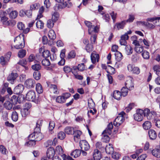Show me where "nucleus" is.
I'll return each mask as SVG.
<instances>
[{
  "mask_svg": "<svg viewBox=\"0 0 160 160\" xmlns=\"http://www.w3.org/2000/svg\"><path fill=\"white\" fill-rule=\"evenodd\" d=\"M14 42L16 43L14 47L17 49L23 48L25 46L24 38L23 35L21 34L16 37L14 39Z\"/></svg>",
  "mask_w": 160,
  "mask_h": 160,
  "instance_id": "obj_1",
  "label": "nucleus"
},
{
  "mask_svg": "<svg viewBox=\"0 0 160 160\" xmlns=\"http://www.w3.org/2000/svg\"><path fill=\"white\" fill-rule=\"evenodd\" d=\"M144 116L146 117L148 120H151L153 119L154 120H156L158 117V115L157 113L154 111H150L148 108H146L144 110Z\"/></svg>",
  "mask_w": 160,
  "mask_h": 160,
  "instance_id": "obj_2",
  "label": "nucleus"
},
{
  "mask_svg": "<svg viewBox=\"0 0 160 160\" xmlns=\"http://www.w3.org/2000/svg\"><path fill=\"white\" fill-rule=\"evenodd\" d=\"M2 13L4 15L6 14L5 12H3ZM0 17L1 22L4 26H13L16 24V22L15 20H9L8 18L5 16H1Z\"/></svg>",
  "mask_w": 160,
  "mask_h": 160,
  "instance_id": "obj_3",
  "label": "nucleus"
},
{
  "mask_svg": "<svg viewBox=\"0 0 160 160\" xmlns=\"http://www.w3.org/2000/svg\"><path fill=\"white\" fill-rule=\"evenodd\" d=\"M125 115L124 112H121L115 119L113 122V125L117 127L119 126L123 122Z\"/></svg>",
  "mask_w": 160,
  "mask_h": 160,
  "instance_id": "obj_4",
  "label": "nucleus"
},
{
  "mask_svg": "<svg viewBox=\"0 0 160 160\" xmlns=\"http://www.w3.org/2000/svg\"><path fill=\"white\" fill-rule=\"evenodd\" d=\"M144 116V110L141 109H137L136 112L134 115V118L135 120L138 122L142 121Z\"/></svg>",
  "mask_w": 160,
  "mask_h": 160,
  "instance_id": "obj_5",
  "label": "nucleus"
},
{
  "mask_svg": "<svg viewBox=\"0 0 160 160\" xmlns=\"http://www.w3.org/2000/svg\"><path fill=\"white\" fill-rule=\"evenodd\" d=\"M70 95L71 94L69 93H64L62 95L56 98V101L59 103H64L65 102L66 100L70 97Z\"/></svg>",
  "mask_w": 160,
  "mask_h": 160,
  "instance_id": "obj_6",
  "label": "nucleus"
},
{
  "mask_svg": "<svg viewBox=\"0 0 160 160\" xmlns=\"http://www.w3.org/2000/svg\"><path fill=\"white\" fill-rule=\"evenodd\" d=\"M127 69L129 72L133 74H138L140 73L139 68L131 64H129L127 66Z\"/></svg>",
  "mask_w": 160,
  "mask_h": 160,
  "instance_id": "obj_7",
  "label": "nucleus"
},
{
  "mask_svg": "<svg viewBox=\"0 0 160 160\" xmlns=\"http://www.w3.org/2000/svg\"><path fill=\"white\" fill-rule=\"evenodd\" d=\"M64 0H55L58 2L61 3L59 5L58 7L60 8H63L66 7L70 8L72 6V3L69 2L64 1Z\"/></svg>",
  "mask_w": 160,
  "mask_h": 160,
  "instance_id": "obj_8",
  "label": "nucleus"
},
{
  "mask_svg": "<svg viewBox=\"0 0 160 160\" xmlns=\"http://www.w3.org/2000/svg\"><path fill=\"white\" fill-rule=\"evenodd\" d=\"M133 80V78L129 76L127 77L125 85L126 87L128 88L129 90L133 89L134 88Z\"/></svg>",
  "mask_w": 160,
  "mask_h": 160,
  "instance_id": "obj_9",
  "label": "nucleus"
},
{
  "mask_svg": "<svg viewBox=\"0 0 160 160\" xmlns=\"http://www.w3.org/2000/svg\"><path fill=\"white\" fill-rule=\"evenodd\" d=\"M81 150L87 151L90 148V146L88 142L84 140H81L79 142Z\"/></svg>",
  "mask_w": 160,
  "mask_h": 160,
  "instance_id": "obj_10",
  "label": "nucleus"
},
{
  "mask_svg": "<svg viewBox=\"0 0 160 160\" xmlns=\"http://www.w3.org/2000/svg\"><path fill=\"white\" fill-rule=\"evenodd\" d=\"M35 84V81L32 79H28L25 82V86L28 88H33Z\"/></svg>",
  "mask_w": 160,
  "mask_h": 160,
  "instance_id": "obj_11",
  "label": "nucleus"
},
{
  "mask_svg": "<svg viewBox=\"0 0 160 160\" xmlns=\"http://www.w3.org/2000/svg\"><path fill=\"white\" fill-rule=\"evenodd\" d=\"M36 98L35 92L32 90L29 91L26 95V99L28 101H34Z\"/></svg>",
  "mask_w": 160,
  "mask_h": 160,
  "instance_id": "obj_12",
  "label": "nucleus"
},
{
  "mask_svg": "<svg viewBox=\"0 0 160 160\" xmlns=\"http://www.w3.org/2000/svg\"><path fill=\"white\" fill-rule=\"evenodd\" d=\"M55 151L52 148H49L47 151L46 154L47 157L49 159H52L54 155Z\"/></svg>",
  "mask_w": 160,
  "mask_h": 160,
  "instance_id": "obj_13",
  "label": "nucleus"
},
{
  "mask_svg": "<svg viewBox=\"0 0 160 160\" xmlns=\"http://www.w3.org/2000/svg\"><path fill=\"white\" fill-rule=\"evenodd\" d=\"M35 133L33 132L29 135L28 139L30 141L27 142V145L31 144L32 145H34L35 144Z\"/></svg>",
  "mask_w": 160,
  "mask_h": 160,
  "instance_id": "obj_14",
  "label": "nucleus"
},
{
  "mask_svg": "<svg viewBox=\"0 0 160 160\" xmlns=\"http://www.w3.org/2000/svg\"><path fill=\"white\" fill-rule=\"evenodd\" d=\"M24 87L21 84H19L14 89V92L16 94H19L22 93L24 90Z\"/></svg>",
  "mask_w": 160,
  "mask_h": 160,
  "instance_id": "obj_15",
  "label": "nucleus"
},
{
  "mask_svg": "<svg viewBox=\"0 0 160 160\" xmlns=\"http://www.w3.org/2000/svg\"><path fill=\"white\" fill-rule=\"evenodd\" d=\"M93 156L94 160H100L101 158V152L98 149L94 150Z\"/></svg>",
  "mask_w": 160,
  "mask_h": 160,
  "instance_id": "obj_16",
  "label": "nucleus"
},
{
  "mask_svg": "<svg viewBox=\"0 0 160 160\" xmlns=\"http://www.w3.org/2000/svg\"><path fill=\"white\" fill-rule=\"evenodd\" d=\"M18 77V74L16 73H11L8 77V80L11 84L13 83L14 81Z\"/></svg>",
  "mask_w": 160,
  "mask_h": 160,
  "instance_id": "obj_17",
  "label": "nucleus"
},
{
  "mask_svg": "<svg viewBox=\"0 0 160 160\" xmlns=\"http://www.w3.org/2000/svg\"><path fill=\"white\" fill-rule=\"evenodd\" d=\"M82 132L79 130H74L73 131V134L74 136V139L75 141H77L78 140H76V139H78L80 137V136L82 134Z\"/></svg>",
  "mask_w": 160,
  "mask_h": 160,
  "instance_id": "obj_18",
  "label": "nucleus"
},
{
  "mask_svg": "<svg viewBox=\"0 0 160 160\" xmlns=\"http://www.w3.org/2000/svg\"><path fill=\"white\" fill-rule=\"evenodd\" d=\"M91 60L92 62L94 64L97 61L98 62L99 59V55L98 54L92 53L91 55Z\"/></svg>",
  "mask_w": 160,
  "mask_h": 160,
  "instance_id": "obj_19",
  "label": "nucleus"
},
{
  "mask_svg": "<svg viewBox=\"0 0 160 160\" xmlns=\"http://www.w3.org/2000/svg\"><path fill=\"white\" fill-rule=\"evenodd\" d=\"M148 135L150 138L151 140H155L157 136L156 132L152 129H150L148 131Z\"/></svg>",
  "mask_w": 160,
  "mask_h": 160,
  "instance_id": "obj_20",
  "label": "nucleus"
},
{
  "mask_svg": "<svg viewBox=\"0 0 160 160\" xmlns=\"http://www.w3.org/2000/svg\"><path fill=\"white\" fill-rule=\"evenodd\" d=\"M105 150L107 153L108 154H112L114 151L112 145L111 144H109L106 146Z\"/></svg>",
  "mask_w": 160,
  "mask_h": 160,
  "instance_id": "obj_21",
  "label": "nucleus"
},
{
  "mask_svg": "<svg viewBox=\"0 0 160 160\" xmlns=\"http://www.w3.org/2000/svg\"><path fill=\"white\" fill-rule=\"evenodd\" d=\"M74 130L73 127L69 126L66 127L64 130L65 133L68 135L73 134V131Z\"/></svg>",
  "mask_w": 160,
  "mask_h": 160,
  "instance_id": "obj_22",
  "label": "nucleus"
},
{
  "mask_svg": "<svg viewBox=\"0 0 160 160\" xmlns=\"http://www.w3.org/2000/svg\"><path fill=\"white\" fill-rule=\"evenodd\" d=\"M152 126L151 122L149 121H146L142 124V127L145 130H148Z\"/></svg>",
  "mask_w": 160,
  "mask_h": 160,
  "instance_id": "obj_23",
  "label": "nucleus"
},
{
  "mask_svg": "<svg viewBox=\"0 0 160 160\" xmlns=\"http://www.w3.org/2000/svg\"><path fill=\"white\" fill-rule=\"evenodd\" d=\"M126 23V21L124 20L120 22L116 23L115 27H116L118 30L123 29Z\"/></svg>",
  "mask_w": 160,
  "mask_h": 160,
  "instance_id": "obj_24",
  "label": "nucleus"
},
{
  "mask_svg": "<svg viewBox=\"0 0 160 160\" xmlns=\"http://www.w3.org/2000/svg\"><path fill=\"white\" fill-rule=\"evenodd\" d=\"M48 38L50 39L54 40L56 38V35L54 31L52 29L49 30L48 32Z\"/></svg>",
  "mask_w": 160,
  "mask_h": 160,
  "instance_id": "obj_25",
  "label": "nucleus"
},
{
  "mask_svg": "<svg viewBox=\"0 0 160 160\" xmlns=\"http://www.w3.org/2000/svg\"><path fill=\"white\" fill-rule=\"evenodd\" d=\"M98 30L99 28L98 26H96L95 27L94 25H93L92 28L89 29V34H95V33L98 32Z\"/></svg>",
  "mask_w": 160,
  "mask_h": 160,
  "instance_id": "obj_26",
  "label": "nucleus"
},
{
  "mask_svg": "<svg viewBox=\"0 0 160 160\" xmlns=\"http://www.w3.org/2000/svg\"><path fill=\"white\" fill-rule=\"evenodd\" d=\"M81 153V151L78 149H76L72 152L71 153V155L74 158H76L79 156Z\"/></svg>",
  "mask_w": 160,
  "mask_h": 160,
  "instance_id": "obj_27",
  "label": "nucleus"
},
{
  "mask_svg": "<svg viewBox=\"0 0 160 160\" xmlns=\"http://www.w3.org/2000/svg\"><path fill=\"white\" fill-rule=\"evenodd\" d=\"M125 49V53L128 55H130L132 53V48L129 45H126Z\"/></svg>",
  "mask_w": 160,
  "mask_h": 160,
  "instance_id": "obj_28",
  "label": "nucleus"
},
{
  "mask_svg": "<svg viewBox=\"0 0 160 160\" xmlns=\"http://www.w3.org/2000/svg\"><path fill=\"white\" fill-rule=\"evenodd\" d=\"M122 96L121 92L118 91H116L114 92L113 97L117 100H119Z\"/></svg>",
  "mask_w": 160,
  "mask_h": 160,
  "instance_id": "obj_29",
  "label": "nucleus"
},
{
  "mask_svg": "<svg viewBox=\"0 0 160 160\" xmlns=\"http://www.w3.org/2000/svg\"><path fill=\"white\" fill-rule=\"evenodd\" d=\"M36 89L37 92L39 94L42 93L43 92V89L41 84L38 83L36 84Z\"/></svg>",
  "mask_w": 160,
  "mask_h": 160,
  "instance_id": "obj_30",
  "label": "nucleus"
},
{
  "mask_svg": "<svg viewBox=\"0 0 160 160\" xmlns=\"http://www.w3.org/2000/svg\"><path fill=\"white\" fill-rule=\"evenodd\" d=\"M152 154L155 157L158 158H160V149H155L152 151Z\"/></svg>",
  "mask_w": 160,
  "mask_h": 160,
  "instance_id": "obj_31",
  "label": "nucleus"
},
{
  "mask_svg": "<svg viewBox=\"0 0 160 160\" xmlns=\"http://www.w3.org/2000/svg\"><path fill=\"white\" fill-rule=\"evenodd\" d=\"M115 59L118 61H120L122 59V55L119 52H117L115 53Z\"/></svg>",
  "mask_w": 160,
  "mask_h": 160,
  "instance_id": "obj_32",
  "label": "nucleus"
},
{
  "mask_svg": "<svg viewBox=\"0 0 160 160\" xmlns=\"http://www.w3.org/2000/svg\"><path fill=\"white\" fill-rule=\"evenodd\" d=\"M9 18L11 19H15L17 16L18 12L16 11H12L9 14Z\"/></svg>",
  "mask_w": 160,
  "mask_h": 160,
  "instance_id": "obj_33",
  "label": "nucleus"
},
{
  "mask_svg": "<svg viewBox=\"0 0 160 160\" xmlns=\"http://www.w3.org/2000/svg\"><path fill=\"white\" fill-rule=\"evenodd\" d=\"M128 88L127 87H123L121 90V94L122 96L125 97L127 95L128 92Z\"/></svg>",
  "mask_w": 160,
  "mask_h": 160,
  "instance_id": "obj_34",
  "label": "nucleus"
},
{
  "mask_svg": "<svg viewBox=\"0 0 160 160\" xmlns=\"http://www.w3.org/2000/svg\"><path fill=\"white\" fill-rule=\"evenodd\" d=\"M51 91L55 94H58L59 92L58 91L57 86L55 85H51L50 87Z\"/></svg>",
  "mask_w": 160,
  "mask_h": 160,
  "instance_id": "obj_35",
  "label": "nucleus"
},
{
  "mask_svg": "<svg viewBox=\"0 0 160 160\" xmlns=\"http://www.w3.org/2000/svg\"><path fill=\"white\" fill-rule=\"evenodd\" d=\"M4 107L8 110H10L12 107V103L9 101H6L4 104Z\"/></svg>",
  "mask_w": 160,
  "mask_h": 160,
  "instance_id": "obj_36",
  "label": "nucleus"
},
{
  "mask_svg": "<svg viewBox=\"0 0 160 160\" xmlns=\"http://www.w3.org/2000/svg\"><path fill=\"white\" fill-rule=\"evenodd\" d=\"M107 72L110 74H114L115 72V69L110 65H108Z\"/></svg>",
  "mask_w": 160,
  "mask_h": 160,
  "instance_id": "obj_37",
  "label": "nucleus"
},
{
  "mask_svg": "<svg viewBox=\"0 0 160 160\" xmlns=\"http://www.w3.org/2000/svg\"><path fill=\"white\" fill-rule=\"evenodd\" d=\"M29 112L30 111L23 108L22 109L21 111V114L23 117H26L29 114Z\"/></svg>",
  "mask_w": 160,
  "mask_h": 160,
  "instance_id": "obj_38",
  "label": "nucleus"
},
{
  "mask_svg": "<svg viewBox=\"0 0 160 160\" xmlns=\"http://www.w3.org/2000/svg\"><path fill=\"white\" fill-rule=\"evenodd\" d=\"M55 152L58 154H62L63 152V151L61 146H57L56 147Z\"/></svg>",
  "mask_w": 160,
  "mask_h": 160,
  "instance_id": "obj_39",
  "label": "nucleus"
},
{
  "mask_svg": "<svg viewBox=\"0 0 160 160\" xmlns=\"http://www.w3.org/2000/svg\"><path fill=\"white\" fill-rule=\"evenodd\" d=\"M55 126V122L53 121H51L49 122V129L50 131V133L51 134H52L53 132L52 131V130L54 129Z\"/></svg>",
  "mask_w": 160,
  "mask_h": 160,
  "instance_id": "obj_40",
  "label": "nucleus"
},
{
  "mask_svg": "<svg viewBox=\"0 0 160 160\" xmlns=\"http://www.w3.org/2000/svg\"><path fill=\"white\" fill-rule=\"evenodd\" d=\"M12 120L15 122L17 121L18 119V115L16 111L12 112Z\"/></svg>",
  "mask_w": 160,
  "mask_h": 160,
  "instance_id": "obj_41",
  "label": "nucleus"
},
{
  "mask_svg": "<svg viewBox=\"0 0 160 160\" xmlns=\"http://www.w3.org/2000/svg\"><path fill=\"white\" fill-rule=\"evenodd\" d=\"M55 22L52 19L48 20L47 21V27L49 28H52L53 27Z\"/></svg>",
  "mask_w": 160,
  "mask_h": 160,
  "instance_id": "obj_42",
  "label": "nucleus"
},
{
  "mask_svg": "<svg viewBox=\"0 0 160 160\" xmlns=\"http://www.w3.org/2000/svg\"><path fill=\"white\" fill-rule=\"evenodd\" d=\"M34 78L36 80H38L40 79L41 77V74L38 71H35L33 73Z\"/></svg>",
  "mask_w": 160,
  "mask_h": 160,
  "instance_id": "obj_43",
  "label": "nucleus"
},
{
  "mask_svg": "<svg viewBox=\"0 0 160 160\" xmlns=\"http://www.w3.org/2000/svg\"><path fill=\"white\" fill-rule=\"evenodd\" d=\"M26 51L24 49H21L19 51L18 53V56L20 58H23L26 55Z\"/></svg>",
  "mask_w": 160,
  "mask_h": 160,
  "instance_id": "obj_44",
  "label": "nucleus"
},
{
  "mask_svg": "<svg viewBox=\"0 0 160 160\" xmlns=\"http://www.w3.org/2000/svg\"><path fill=\"white\" fill-rule=\"evenodd\" d=\"M139 55L137 53L133 54L131 57V60L132 61L134 62H136L137 61L139 60Z\"/></svg>",
  "mask_w": 160,
  "mask_h": 160,
  "instance_id": "obj_45",
  "label": "nucleus"
},
{
  "mask_svg": "<svg viewBox=\"0 0 160 160\" xmlns=\"http://www.w3.org/2000/svg\"><path fill=\"white\" fill-rule=\"evenodd\" d=\"M18 64L24 67L25 68V70H27L28 69V68L27 67L25 66V65L27 64V61L26 60L24 59H22L20 60L18 63Z\"/></svg>",
  "mask_w": 160,
  "mask_h": 160,
  "instance_id": "obj_46",
  "label": "nucleus"
},
{
  "mask_svg": "<svg viewBox=\"0 0 160 160\" xmlns=\"http://www.w3.org/2000/svg\"><path fill=\"white\" fill-rule=\"evenodd\" d=\"M36 26L38 28L42 29L43 28L44 23L41 20H38L36 23Z\"/></svg>",
  "mask_w": 160,
  "mask_h": 160,
  "instance_id": "obj_47",
  "label": "nucleus"
},
{
  "mask_svg": "<svg viewBox=\"0 0 160 160\" xmlns=\"http://www.w3.org/2000/svg\"><path fill=\"white\" fill-rule=\"evenodd\" d=\"M32 104L29 102H27L24 104L23 106V109L30 111V108L32 107Z\"/></svg>",
  "mask_w": 160,
  "mask_h": 160,
  "instance_id": "obj_48",
  "label": "nucleus"
},
{
  "mask_svg": "<svg viewBox=\"0 0 160 160\" xmlns=\"http://www.w3.org/2000/svg\"><path fill=\"white\" fill-rule=\"evenodd\" d=\"M41 66L39 63H36L32 66V69L36 71H38L41 68Z\"/></svg>",
  "mask_w": 160,
  "mask_h": 160,
  "instance_id": "obj_49",
  "label": "nucleus"
},
{
  "mask_svg": "<svg viewBox=\"0 0 160 160\" xmlns=\"http://www.w3.org/2000/svg\"><path fill=\"white\" fill-rule=\"evenodd\" d=\"M35 141H39L42 138V136L41 133H35Z\"/></svg>",
  "mask_w": 160,
  "mask_h": 160,
  "instance_id": "obj_50",
  "label": "nucleus"
},
{
  "mask_svg": "<svg viewBox=\"0 0 160 160\" xmlns=\"http://www.w3.org/2000/svg\"><path fill=\"white\" fill-rule=\"evenodd\" d=\"M135 51L138 53H141L143 51V48L140 45L136 46L135 48Z\"/></svg>",
  "mask_w": 160,
  "mask_h": 160,
  "instance_id": "obj_51",
  "label": "nucleus"
},
{
  "mask_svg": "<svg viewBox=\"0 0 160 160\" xmlns=\"http://www.w3.org/2000/svg\"><path fill=\"white\" fill-rule=\"evenodd\" d=\"M160 19V17H157L155 18H149L147 19V21L150 22H154L155 20V22H154V23H157V22H158V20Z\"/></svg>",
  "mask_w": 160,
  "mask_h": 160,
  "instance_id": "obj_52",
  "label": "nucleus"
},
{
  "mask_svg": "<svg viewBox=\"0 0 160 160\" xmlns=\"http://www.w3.org/2000/svg\"><path fill=\"white\" fill-rule=\"evenodd\" d=\"M59 17V13L57 12H55L52 14V19L56 22L58 19Z\"/></svg>",
  "mask_w": 160,
  "mask_h": 160,
  "instance_id": "obj_53",
  "label": "nucleus"
},
{
  "mask_svg": "<svg viewBox=\"0 0 160 160\" xmlns=\"http://www.w3.org/2000/svg\"><path fill=\"white\" fill-rule=\"evenodd\" d=\"M25 98L24 95L21 94L19 95L18 97L17 103H22L24 100Z\"/></svg>",
  "mask_w": 160,
  "mask_h": 160,
  "instance_id": "obj_54",
  "label": "nucleus"
},
{
  "mask_svg": "<svg viewBox=\"0 0 160 160\" xmlns=\"http://www.w3.org/2000/svg\"><path fill=\"white\" fill-rule=\"evenodd\" d=\"M143 58L145 59H148L149 58V53L146 51H144L142 53Z\"/></svg>",
  "mask_w": 160,
  "mask_h": 160,
  "instance_id": "obj_55",
  "label": "nucleus"
},
{
  "mask_svg": "<svg viewBox=\"0 0 160 160\" xmlns=\"http://www.w3.org/2000/svg\"><path fill=\"white\" fill-rule=\"evenodd\" d=\"M75 56L76 53L73 50H72L69 52L67 58L68 59H70L75 58Z\"/></svg>",
  "mask_w": 160,
  "mask_h": 160,
  "instance_id": "obj_56",
  "label": "nucleus"
},
{
  "mask_svg": "<svg viewBox=\"0 0 160 160\" xmlns=\"http://www.w3.org/2000/svg\"><path fill=\"white\" fill-rule=\"evenodd\" d=\"M42 64L44 66H48L50 64V63L48 59L45 58L42 60Z\"/></svg>",
  "mask_w": 160,
  "mask_h": 160,
  "instance_id": "obj_57",
  "label": "nucleus"
},
{
  "mask_svg": "<svg viewBox=\"0 0 160 160\" xmlns=\"http://www.w3.org/2000/svg\"><path fill=\"white\" fill-rule=\"evenodd\" d=\"M90 35H91L90 38L91 43L92 44H94L95 42L97 35L96 34H92Z\"/></svg>",
  "mask_w": 160,
  "mask_h": 160,
  "instance_id": "obj_58",
  "label": "nucleus"
},
{
  "mask_svg": "<svg viewBox=\"0 0 160 160\" xmlns=\"http://www.w3.org/2000/svg\"><path fill=\"white\" fill-rule=\"evenodd\" d=\"M65 134L63 132H60L58 133V138L61 140L63 139L65 137Z\"/></svg>",
  "mask_w": 160,
  "mask_h": 160,
  "instance_id": "obj_59",
  "label": "nucleus"
},
{
  "mask_svg": "<svg viewBox=\"0 0 160 160\" xmlns=\"http://www.w3.org/2000/svg\"><path fill=\"white\" fill-rule=\"evenodd\" d=\"M112 154V158L114 159H118L120 157V155L118 152H113Z\"/></svg>",
  "mask_w": 160,
  "mask_h": 160,
  "instance_id": "obj_60",
  "label": "nucleus"
},
{
  "mask_svg": "<svg viewBox=\"0 0 160 160\" xmlns=\"http://www.w3.org/2000/svg\"><path fill=\"white\" fill-rule=\"evenodd\" d=\"M63 70L66 73H69L72 71V69L69 67L65 66L63 68Z\"/></svg>",
  "mask_w": 160,
  "mask_h": 160,
  "instance_id": "obj_61",
  "label": "nucleus"
},
{
  "mask_svg": "<svg viewBox=\"0 0 160 160\" xmlns=\"http://www.w3.org/2000/svg\"><path fill=\"white\" fill-rule=\"evenodd\" d=\"M135 19L134 16L133 15L130 14L129 15V18L127 20H125L127 22H133Z\"/></svg>",
  "mask_w": 160,
  "mask_h": 160,
  "instance_id": "obj_62",
  "label": "nucleus"
},
{
  "mask_svg": "<svg viewBox=\"0 0 160 160\" xmlns=\"http://www.w3.org/2000/svg\"><path fill=\"white\" fill-rule=\"evenodd\" d=\"M103 136L102 138L104 142H108L110 139L108 135L107 134H102Z\"/></svg>",
  "mask_w": 160,
  "mask_h": 160,
  "instance_id": "obj_63",
  "label": "nucleus"
},
{
  "mask_svg": "<svg viewBox=\"0 0 160 160\" xmlns=\"http://www.w3.org/2000/svg\"><path fill=\"white\" fill-rule=\"evenodd\" d=\"M50 54V52L48 50H45L42 54V56L43 58H47L49 56Z\"/></svg>",
  "mask_w": 160,
  "mask_h": 160,
  "instance_id": "obj_64",
  "label": "nucleus"
}]
</instances>
